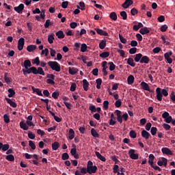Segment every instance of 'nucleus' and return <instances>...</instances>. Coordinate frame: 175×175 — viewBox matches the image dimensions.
Instances as JSON below:
<instances>
[{"label":"nucleus","instance_id":"a19ab883","mask_svg":"<svg viewBox=\"0 0 175 175\" xmlns=\"http://www.w3.org/2000/svg\"><path fill=\"white\" fill-rule=\"evenodd\" d=\"M109 18H111L114 21H116L118 19V16H116V14L115 12H111V14H109Z\"/></svg>","mask_w":175,"mask_h":175},{"label":"nucleus","instance_id":"c85d7f7f","mask_svg":"<svg viewBox=\"0 0 175 175\" xmlns=\"http://www.w3.org/2000/svg\"><path fill=\"white\" fill-rule=\"evenodd\" d=\"M8 92H9V94H8V97H9V98H12L16 94L15 91L12 88L8 90Z\"/></svg>","mask_w":175,"mask_h":175},{"label":"nucleus","instance_id":"f03ea898","mask_svg":"<svg viewBox=\"0 0 175 175\" xmlns=\"http://www.w3.org/2000/svg\"><path fill=\"white\" fill-rule=\"evenodd\" d=\"M156 99L159 101H162L163 96H168V92L165 89L156 88Z\"/></svg>","mask_w":175,"mask_h":175},{"label":"nucleus","instance_id":"ddd939ff","mask_svg":"<svg viewBox=\"0 0 175 175\" xmlns=\"http://www.w3.org/2000/svg\"><path fill=\"white\" fill-rule=\"evenodd\" d=\"M115 113L116 114V117L118 118H117L118 122L120 124H122V119H123V118L121 117V114H122L121 111L115 110Z\"/></svg>","mask_w":175,"mask_h":175},{"label":"nucleus","instance_id":"864d4df0","mask_svg":"<svg viewBox=\"0 0 175 175\" xmlns=\"http://www.w3.org/2000/svg\"><path fill=\"white\" fill-rule=\"evenodd\" d=\"M68 158L69 156L67 152L63 153V154H62V159H63V161H67Z\"/></svg>","mask_w":175,"mask_h":175},{"label":"nucleus","instance_id":"412c9836","mask_svg":"<svg viewBox=\"0 0 175 175\" xmlns=\"http://www.w3.org/2000/svg\"><path fill=\"white\" fill-rule=\"evenodd\" d=\"M79 70L76 68H68V73L72 76L75 75L78 72Z\"/></svg>","mask_w":175,"mask_h":175},{"label":"nucleus","instance_id":"e433bc0d","mask_svg":"<svg viewBox=\"0 0 175 175\" xmlns=\"http://www.w3.org/2000/svg\"><path fill=\"white\" fill-rule=\"evenodd\" d=\"M139 85L141 86V88H142V90H149V85L146 82H141V84H139Z\"/></svg>","mask_w":175,"mask_h":175},{"label":"nucleus","instance_id":"dca6fc26","mask_svg":"<svg viewBox=\"0 0 175 175\" xmlns=\"http://www.w3.org/2000/svg\"><path fill=\"white\" fill-rule=\"evenodd\" d=\"M22 67H24L25 69L31 68V62L29 59L24 61L23 64H22Z\"/></svg>","mask_w":175,"mask_h":175},{"label":"nucleus","instance_id":"49530a36","mask_svg":"<svg viewBox=\"0 0 175 175\" xmlns=\"http://www.w3.org/2000/svg\"><path fill=\"white\" fill-rule=\"evenodd\" d=\"M109 56V52H103L100 53L99 57L101 58H107Z\"/></svg>","mask_w":175,"mask_h":175},{"label":"nucleus","instance_id":"c756f323","mask_svg":"<svg viewBox=\"0 0 175 175\" xmlns=\"http://www.w3.org/2000/svg\"><path fill=\"white\" fill-rule=\"evenodd\" d=\"M135 79L133 75H129V77H127V83L128 85H132L134 83V80Z\"/></svg>","mask_w":175,"mask_h":175},{"label":"nucleus","instance_id":"6e6552de","mask_svg":"<svg viewBox=\"0 0 175 175\" xmlns=\"http://www.w3.org/2000/svg\"><path fill=\"white\" fill-rule=\"evenodd\" d=\"M118 171H120V172L121 173H124V168L122 167H119V165H115L114 167H113V173H120L118 172Z\"/></svg>","mask_w":175,"mask_h":175},{"label":"nucleus","instance_id":"f704fd0d","mask_svg":"<svg viewBox=\"0 0 175 175\" xmlns=\"http://www.w3.org/2000/svg\"><path fill=\"white\" fill-rule=\"evenodd\" d=\"M105 47H106V40L103 39L99 43V49L103 50L105 49Z\"/></svg>","mask_w":175,"mask_h":175},{"label":"nucleus","instance_id":"7c9ffc66","mask_svg":"<svg viewBox=\"0 0 175 175\" xmlns=\"http://www.w3.org/2000/svg\"><path fill=\"white\" fill-rule=\"evenodd\" d=\"M96 156L98 159H99L100 161L103 162L106 161V159L104 157V156L101 155L99 152H96Z\"/></svg>","mask_w":175,"mask_h":175},{"label":"nucleus","instance_id":"0eeeda50","mask_svg":"<svg viewBox=\"0 0 175 175\" xmlns=\"http://www.w3.org/2000/svg\"><path fill=\"white\" fill-rule=\"evenodd\" d=\"M172 55V51H169L167 53H164V59L167 60V64L172 63V59L170 57Z\"/></svg>","mask_w":175,"mask_h":175},{"label":"nucleus","instance_id":"f257e3e1","mask_svg":"<svg viewBox=\"0 0 175 175\" xmlns=\"http://www.w3.org/2000/svg\"><path fill=\"white\" fill-rule=\"evenodd\" d=\"M33 74L35 75H40L42 76H44L45 73L44 72L43 68L38 67V68L36 67H30L25 68V70L23 69V75H30Z\"/></svg>","mask_w":175,"mask_h":175},{"label":"nucleus","instance_id":"aec40b11","mask_svg":"<svg viewBox=\"0 0 175 175\" xmlns=\"http://www.w3.org/2000/svg\"><path fill=\"white\" fill-rule=\"evenodd\" d=\"M5 100H7L8 104H9L11 107H17V104H16L15 102L12 101V99L5 97Z\"/></svg>","mask_w":175,"mask_h":175},{"label":"nucleus","instance_id":"1a4fd4ad","mask_svg":"<svg viewBox=\"0 0 175 175\" xmlns=\"http://www.w3.org/2000/svg\"><path fill=\"white\" fill-rule=\"evenodd\" d=\"M73 148H71V155L72 157H75V159H79V154H78V153H77V148H76V146L73 145Z\"/></svg>","mask_w":175,"mask_h":175},{"label":"nucleus","instance_id":"ea45409f","mask_svg":"<svg viewBox=\"0 0 175 175\" xmlns=\"http://www.w3.org/2000/svg\"><path fill=\"white\" fill-rule=\"evenodd\" d=\"M59 148V143L58 142H55L52 144V150H57Z\"/></svg>","mask_w":175,"mask_h":175},{"label":"nucleus","instance_id":"a211bd4d","mask_svg":"<svg viewBox=\"0 0 175 175\" xmlns=\"http://www.w3.org/2000/svg\"><path fill=\"white\" fill-rule=\"evenodd\" d=\"M150 32L148 27H144V28L139 29V33L141 35H147Z\"/></svg>","mask_w":175,"mask_h":175},{"label":"nucleus","instance_id":"4be33fe9","mask_svg":"<svg viewBox=\"0 0 175 175\" xmlns=\"http://www.w3.org/2000/svg\"><path fill=\"white\" fill-rule=\"evenodd\" d=\"M149 57L148 56H144L141 59L139 60V64H148L149 63Z\"/></svg>","mask_w":175,"mask_h":175},{"label":"nucleus","instance_id":"423d86ee","mask_svg":"<svg viewBox=\"0 0 175 175\" xmlns=\"http://www.w3.org/2000/svg\"><path fill=\"white\" fill-rule=\"evenodd\" d=\"M128 154L129 157H131L133 160H138L139 159V154H135V150L131 149L128 151Z\"/></svg>","mask_w":175,"mask_h":175},{"label":"nucleus","instance_id":"473e14b6","mask_svg":"<svg viewBox=\"0 0 175 175\" xmlns=\"http://www.w3.org/2000/svg\"><path fill=\"white\" fill-rule=\"evenodd\" d=\"M42 62L40 61V57H36L35 59H32V64L36 65V66H40V63Z\"/></svg>","mask_w":175,"mask_h":175},{"label":"nucleus","instance_id":"37998d69","mask_svg":"<svg viewBox=\"0 0 175 175\" xmlns=\"http://www.w3.org/2000/svg\"><path fill=\"white\" fill-rule=\"evenodd\" d=\"M4 81H5V83L8 85L12 83V80L10 78L8 77V73L4 74Z\"/></svg>","mask_w":175,"mask_h":175},{"label":"nucleus","instance_id":"f3484780","mask_svg":"<svg viewBox=\"0 0 175 175\" xmlns=\"http://www.w3.org/2000/svg\"><path fill=\"white\" fill-rule=\"evenodd\" d=\"M31 90H32V92L37 94V95H38L39 96H43V94H42V91L40 89L36 88L35 87L32 86L31 87Z\"/></svg>","mask_w":175,"mask_h":175},{"label":"nucleus","instance_id":"69168bd1","mask_svg":"<svg viewBox=\"0 0 175 175\" xmlns=\"http://www.w3.org/2000/svg\"><path fill=\"white\" fill-rule=\"evenodd\" d=\"M48 54H49V49H47V48H45V49L42 51V53H41L42 55H45V57H46Z\"/></svg>","mask_w":175,"mask_h":175},{"label":"nucleus","instance_id":"5701e85b","mask_svg":"<svg viewBox=\"0 0 175 175\" xmlns=\"http://www.w3.org/2000/svg\"><path fill=\"white\" fill-rule=\"evenodd\" d=\"M167 160L165 158H162V161H157V165H159V166H167Z\"/></svg>","mask_w":175,"mask_h":175},{"label":"nucleus","instance_id":"20e7f679","mask_svg":"<svg viewBox=\"0 0 175 175\" xmlns=\"http://www.w3.org/2000/svg\"><path fill=\"white\" fill-rule=\"evenodd\" d=\"M88 173L90 174H96V170H98V168L96 165L93 166V163L91 161H88Z\"/></svg>","mask_w":175,"mask_h":175},{"label":"nucleus","instance_id":"0e129e2a","mask_svg":"<svg viewBox=\"0 0 175 175\" xmlns=\"http://www.w3.org/2000/svg\"><path fill=\"white\" fill-rule=\"evenodd\" d=\"M59 96V92H54L53 93H52V98L57 99V98H58Z\"/></svg>","mask_w":175,"mask_h":175},{"label":"nucleus","instance_id":"338daca9","mask_svg":"<svg viewBox=\"0 0 175 175\" xmlns=\"http://www.w3.org/2000/svg\"><path fill=\"white\" fill-rule=\"evenodd\" d=\"M136 51L137 49L135 47L131 48V49H129V54H135Z\"/></svg>","mask_w":175,"mask_h":175},{"label":"nucleus","instance_id":"13d9d810","mask_svg":"<svg viewBox=\"0 0 175 175\" xmlns=\"http://www.w3.org/2000/svg\"><path fill=\"white\" fill-rule=\"evenodd\" d=\"M29 146L31 147V149L36 150V145L33 141H29Z\"/></svg>","mask_w":175,"mask_h":175},{"label":"nucleus","instance_id":"5fc2aeb1","mask_svg":"<svg viewBox=\"0 0 175 175\" xmlns=\"http://www.w3.org/2000/svg\"><path fill=\"white\" fill-rule=\"evenodd\" d=\"M129 136L131 138L135 139L136 138V133L133 130H131V132H129Z\"/></svg>","mask_w":175,"mask_h":175},{"label":"nucleus","instance_id":"9d476101","mask_svg":"<svg viewBox=\"0 0 175 175\" xmlns=\"http://www.w3.org/2000/svg\"><path fill=\"white\" fill-rule=\"evenodd\" d=\"M24 47V38H21L18 40V44L17 45V49H18V51H21L23 49Z\"/></svg>","mask_w":175,"mask_h":175},{"label":"nucleus","instance_id":"f8f14e48","mask_svg":"<svg viewBox=\"0 0 175 175\" xmlns=\"http://www.w3.org/2000/svg\"><path fill=\"white\" fill-rule=\"evenodd\" d=\"M14 10H15L16 12L21 14L24 10V5L21 3L18 6L14 8Z\"/></svg>","mask_w":175,"mask_h":175},{"label":"nucleus","instance_id":"79ce46f5","mask_svg":"<svg viewBox=\"0 0 175 175\" xmlns=\"http://www.w3.org/2000/svg\"><path fill=\"white\" fill-rule=\"evenodd\" d=\"M3 120L5 124H9V122H10V119L9 118V115H8V113L3 116Z\"/></svg>","mask_w":175,"mask_h":175},{"label":"nucleus","instance_id":"c03bdc74","mask_svg":"<svg viewBox=\"0 0 175 175\" xmlns=\"http://www.w3.org/2000/svg\"><path fill=\"white\" fill-rule=\"evenodd\" d=\"M5 159H7L8 161L12 162L15 161V157L12 154H9L5 157Z\"/></svg>","mask_w":175,"mask_h":175},{"label":"nucleus","instance_id":"2eb2a0df","mask_svg":"<svg viewBox=\"0 0 175 175\" xmlns=\"http://www.w3.org/2000/svg\"><path fill=\"white\" fill-rule=\"evenodd\" d=\"M9 144H3V143L0 142V150H2L3 152H6L7 150H9Z\"/></svg>","mask_w":175,"mask_h":175},{"label":"nucleus","instance_id":"9b49d317","mask_svg":"<svg viewBox=\"0 0 175 175\" xmlns=\"http://www.w3.org/2000/svg\"><path fill=\"white\" fill-rule=\"evenodd\" d=\"M94 30H96V32L98 33V35L101 36H108V33L106 31L98 28L94 29Z\"/></svg>","mask_w":175,"mask_h":175},{"label":"nucleus","instance_id":"4d7b16f0","mask_svg":"<svg viewBox=\"0 0 175 175\" xmlns=\"http://www.w3.org/2000/svg\"><path fill=\"white\" fill-rule=\"evenodd\" d=\"M160 29H161V31L165 32L167 29H168V26L167 25H163L161 26Z\"/></svg>","mask_w":175,"mask_h":175},{"label":"nucleus","instance_id":"cd10ccee","mask_svg":"<svg viewBox=\"0 0 175 175\" xmlns=\"http://www.w3.org/2000/svg\"><path fill=\"white\" fill-rule=\"evenodd\" d=\"M88 85L89 83L87 79H83V88L84 91H88Z\"/></svg>","mask_w":175,"mask_h":175},{"label":"nucleus","instance_id":"2f4dec72","mask_svg":"<svg viewBox=\"0 0 175 175\" xmlns=\"http://www.w3.org/2000/svg\"><path fill=\"white\" fill-rule=\"evenodd\" d=\"M91 134H92V136H93V137L99 138V133H98V132H96V129H92Z\"/></svg>","mask_w":175,"mask_h":175},{"label":"nucleus","instance_id":"6e6d98bb","mask_svg":"<svg viewBox=\"0 0 175 175\" xmlns=\"http://www.w3.org/2000/svg\"><path fill=\"white\" fill-rule=\"evenodd\" d=\"M119 39H120V41H121V43L122 44L127 43V40H126V38H124V37L120 34H119Z\"/></svg>","mask_w":175,"mask_h":175},{"label":"nucleus","instance_id":"4c0bfd02","mask_svg":"<svg viewBox=\"0 0 175 175\" xmlns=\"http://www.w3.org/2000/svg\"><path fill=\"white\" fill-rule=\"evenodd\" d=\"M134 61L132 58H128L127 59V64L128 65L131 66L133 68L135 67V63H134Z\"/></svg>","mask_w":175,"mask_h":175},{"label":"nucleus","instance_id":"09e8293b","mask_svg":"<svg viewBox=\"0 0 175 175\" xmlns=\"http://www.w3.org/2000/svg\"><path fill=\"white\" fill-rule=\"evenodd\" d=\"M120 16H121V17H122V20H127V13L124 11H122L121 12H120Z\"/></svg>","mask_w":175,"mask_h":175},{"label":"nucleus","instance_id":"603ef678","mask_svg":"<svg viewBox=\"0 0 175 175\" xmlns=\"http://www.w3.org/2000/svg\"><path fill=\"white\" fill-rule=\"evenodd\" d=\"M150 133H152V135H157V127H152L151 129H150Z\"/></svg>","mask_w":175,"mask_h":175},{"label":"nucleus","instance_id":"680f3d73","mask_svg":"<svg viewBox=\"0 0 175 175\" xmlns=\"http://www.w3.org/2000/svg\"><path fill=\"white\" fill-rule=\"evenodd\" d=\"M68 1H63V3H62V8L63 9L68 8Z\"/></svg>","mask_w":175,"mask_h":175},{"label":"nucleus","instance_id":"3c124183","mask_svg":"<svg viewBox=\"0 0 175 175\" xmlns=\"http://www.w3.org/2000/svg\"><path fill=\"white\" fill-rule=\"evenodd\" d=\"M122 104V103L121 102V100H118L116 101H115L114 105L115 107L119 108L121 107V105Z\"/></svg>","mask_w":175,"mask_h":175},{"label":"nucleus","instance_id":"de8ad7c7","mask_svg":"<svg viewBox=\"0 0 175 175\" xmlns=\"http://www.w3.org/2000/svg\"><path fill=\"white\" fill-rule=\"evenodd\" d=\"M87 50H88V45H86V44H81V47L80 48V51H81V53H85L86 52Z\"/></svg>","mask_w":175,"mask_h":175},{"label":"nucleus","instance_id":"052dcab7","mask_svg":"<svg viewBox=\"0 0 175 175\" xmlns=\"http://www.w3.org/2000/svg\"><path fill=\"white\" fill-rule=\"evenodd\" d=\"M146 131H149L150 129H152V123L148 122L147 124H146Z\"/></svg>","mask_w":175,"mask_h":175},{"label":"nucleus","instance_id":"c9c22d12","mask_svg":"<svg viewBox=\"0 0 175 175\" xmlns=\"http://www.w3.org/2000/svg\"><path fill=\"white\" fill-rule=\"evenodd\" d=\"M144 57V56H143L141 53L136 54L133 61L135 62H139V61H140V59H142Z\"/></svg>","mask_w":175,"mask_h":175},{"label":"nucleus","instance_id":"bf43d9fd","mask_svg":"<svg viewBox=\"0 0 175 175\" xmlns=\"http://www.w3.org/2000/svg\"><path fill=\"white\" fill-rule=\"evenodd\" d=\"M164 119V122H167V124H170L172 121H174L175 120H172V117H167Z\"/></svg>","mask_w":175,"mask_h":175},{"label":"nucleus","instance_id":"8fccbe9b","mask_svg":"<svg viewBox=\"0 0 175 175\" xmlns=\"http://www.w3.org/2000/svg\"><path fill=\"white\" fill-rule=\"evenodd\" d=\"M50 25H52V23L50 21V20L47 19L46 21H45V24H44V27L47 29L49 27H50Z\"/></svg>","mask_w":175,"mask_h":175},{"label":"nucleus","instance_id":"a878e982","mask_svg":"<svg viewBox=\"0 0 175 175\" xmlns=\"http://www.w3.org/2000/svg\"><path fill=\"white\" fill-rule=\"evenodd\" d=\"M19 126L21 127V129H23L24 131H28L29 129V127L27 125V124L23 121L19 122Z\"/></svg>","mask_w":175,"mask_h":175},{"label":"nucleus","instance_id":"b1692460","mask_svg":"<svg viewBox=\"0 0 175 175\" xmlns=\"http://www.w3.org/2000/svg\"><path fill=\"white\" fill-rule=\"evenodd\" d=\"M161 151L164 154L172 155V150H170L168 148H163Z\"/></svg>","mask_w":175,"mask_h":175},{"label":"nucleus","instance_id":"a18cd8bd","mask_svg":"<svg viewBox=\"0 0 175 175\" xmlns=\"http://www.w3.org/2000/svg\"><path fill=\"white\" fill-rule=\"evenodd\" d=\"M108 65H109V70L113 71L114 70H116V64H114V63H113L112 62H108Z\"/></svg>","mask_w":175,"mask_h":175},{"label":"nucleus","instance_id":"e2e57ef3","mask_svg":"<svg viewBox=\"0 0 175 175\" xmlns=\"http://www.w3.org/2000/svg\"><path fill=\"white\" fill-rule=\"evenodd\" d=\"M88 109L90 111H91L92 113H95L96 112V106L93 105H91V106H90V107L88 108Z\"/></svg>","mask_w":175,"mask_h":175},{"label":"nucleus","instance_id":"393cba45","mask_svg":"<svg viewBox=\"0 0 175 175\" xmlns=\"http://www.w3.org/2000/svg\"><path fill=\"white\" fill-rule=\"evenodd\" d=\"M75 138V131H73V129H70V130L68 131V139H70V140H72Z\"/></svg>","mask_w":175,"mask_h":175},{"label":"nucleus","instance_id":"72a5a7b5","mask_svg":"<svg viewBox=\"0 0 175 175\" xmlns=\"http://www.w3.org/2000/svg\"><path fill=\"white\" fill-rule=\"evenodd\" d=\"M36 49H37L36 45H29L27 47V51H29V53H31L32 51H35Z\"/></svg>","mask_w":175,"mask_h":175},{"label":"nucleus","instance_id":"4468645a","mask_svg":"<svg viewBox=\"0 0 175 175\" xmlns=\"http://www.w3.org/2000/svg\"><path fill=\"white\" fill-rule=\"evenodd\" d=\"M133 5V1L132 0H125L124 3L122 4L123 9H127L128 7Z\"/></svg>","mask_w":175,"mask_h":175},{"label":"nucleus","instance_id":"58836bf2","mask_svg":"<svg viewBox=\"0 0 175 175\" xmlns=\"http://www.w3.org/2000/svg\"><path fill=\"white\" fill-rule=\"evenodd\" d=\"M53 36V34L49 35V36H47V42H49V44H51L53 43V40H55V38Z\"/></svg>","mask_w":175,"mask_h":175},{"label":"nucleus","instance_id":"7ed1b4c3","mask_svg":"<svg viewBox=\"0 0 175 175\" xmlns=\"http://www.w3.org/2000/svg\"><path fill=\"white\" fill-rule=\"evenodd\" d=\"M47 65L52 69V70H55L57 72H60V64L55 61H49L47 62Z\"/></svg>","mask_w":175,"mask_h":175},{"label":"nucleus","instance_id":"bb28decb","mask_svg":"<svg viewBox=\"0 0 175 175\" xmlns=\"http://www.w3.org/2000/svg\"><path fill=\"white\" fill-rule=\"evenodd\" d=\"M55 36H57L58 39H64V38H65L63 31H58V32H55Z\"/></svg>","mask_w":175,"mask_h":175},{"label":"nucleus","instance_id":"774afa93","mask_svg":"<svg viewBox=\"0 0 175 175\" xmlns=\"http://www.w3.org/2000/svg\"><path fill=\"white\" fill-rule=\"evenodd\" d=\"M50 55H51V57H55V49H52V48H50Z\"/></svg>","mask_w":175,"mask_h":175},{"label":"nucleus","instance_id":"6ab92c4d","mask_svg":"<svg viewBox=\"0 0 175 175\" xmlns=\"http://www.w3.org/2000/svg\"><path fill=\"white\" fill-rule=\"evenodd\" d=\"M141 136H142V137L146 139H148L149 137H150V134L146 130H142V131L141 132Z\"/></svg>","mask_w":175,"mask_h":175},{"label":"nucleus","instance_id":"39448f33","mask_svg":"<svg viewBox=\"0 0 175 175\" xmlns=\"http://www.w3.org/2000/svg\"><path fill=\"white\" fill-rule=\"evenodd\" d=\"M154 158H155L154 157V154H149V160H148V163L150 165V167H152V168L154 169V170L161 172L160 167L157 165H154V162H153Z\"/></svg>","mask_w":175,"mask_h":175}]
</instances>
